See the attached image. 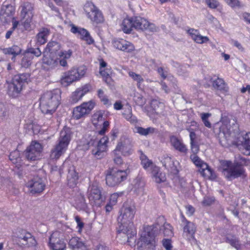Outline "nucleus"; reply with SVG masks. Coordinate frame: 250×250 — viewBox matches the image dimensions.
I'll return each instance as SVG.
<instances>
[{
	"label": "nucleus",
	"mask_w": 250,
	"mask_h": 250,
	"mask_svg": "<svg viewBox=\"0 0 250 250\" xmlns=\"http://www.w3.org/2000/svg\"><path fill=\"white\" fill-rule=\"evenodd\" d=\"M136 211V206L134 203H125L120 211L117 218L119 224L118 232L125 235L127 241L136 234L134 229L133 220Z\"/></svg>",
	"instance_id": "1"
},
{
	"label": "nucleus",
	"mask_w": 250,
	"mask_h": 250,
	"mask_svg": "<svg viewBox=\"0 0 250 250\" xmlns=\"http://www.w3.org/2000/svg\"><path fill=\"white\" fill-rule=\"evenodd\" d=\"M60 91L56 89L44 93L40 98V106L47 118H50L60 104Z\"/></svg>",
	"instance_id": "2"
},
{
	"label": "nucleus",
	"mask_w": 250,
	"mask_h": 250,
	"mask_svg": "<svg viewBox=\"0 0 250 250\" xmlns=\"http://www.w3.org/2000/svg\"><path fill=\"white\" fill-rule=\"evenodd\" d=\"M160 228L157 224L144 227L140 241L139 250H155L156 245V237L160 233Z\"/></svg>",
	"instance_id": "3"
},
{
	"label": "nucleus",
	"mask_w": 250,
	"mask_h": 250,
	"mask_svg": "<svg viewBox=\"0 0 250 250\" xmlns=\"http://www.w3.org/2000/svg\"><path fill=\"white\" fill-rule=\"evenodd\" d=\"M70 140L69 134L65 130H62L60 133L58 143L54 146L50 151V158L55 160L59 159L66 150Z\"/></svg>",
	"instance_id": "4"
},
{
	"label": "nucleus",
	"mask_w": 250,
	"mask_h": 250,
	"mask_svg": "<svg viewBox=\"0 0 250 250\" xmlns=\"http://www.w3.org/2000/svg\"><path fill=\"white\" fill-rule=\"evenodd\" d=\"M130 172L129 167L124 170L109 169L106 171V183L110 187L118 186L127 179Z\"/></svg>",
	"instance_id": "5"
},
{
	"label": "nucleus",
	"mask_w": 250,
	"mask_h": 250,
	"mask_svg": "<svg viewBox=\"0 0 250 250\" xmlns=\"http://www.w3.org/2000/svg\"><path fill=\"white\" fill-rule=\"evenodd\" d=\"M147 24V20L139 16H134L125 19L122 23V29L125 33H129L133 28L145 30Z\"/></svg>",
	"instance_id": "6"
},
{
	"label": "nucleus",
	"mask_w": 250,
	"mask_h": 250,
	"mask_svg": "<svg viewBox=\"0 0 250 250\" xmlns=\"http://www.w3.org/2000/svg\"><path fill=\"white\" fill-rule=\"evenodd\" d=\"M222 173L225 178L230 181L239 177L245 178L247 176L242 166L238 163L232 164L231 162H227V167L223 169Z\"/></svg>",
	"instance_id": "7"
},
{
	"label": "nucleus",
	"mask_w": 250,
	"mask_h": 250,
	"mask_svg": "<svg viewBox=\"0 0 250 250\" xmlns=\"http://www.w3.org/2000/svg\"><path fill=\"white\" fill-rule=\"evenodd\" d=\"M84 10L91 21L97 24L104 22V18L101 11L93 3H86L84 6Z\"/></svg>",
	"instance_id": "8"
},
{
	"label": "nucleus",
	"mask_w": 250,
	"mask_h": 250,
	"mask_svg": "<svg viewBox=\"0 0 250 250\" xmlns=\"http://www.w3.org/2000/svg\"><path fill=\"white\" fill-rule=\"evenodd\" d=\"M190 159L197 167L200 168L199 171L203 176L212 180L216 178V176L214 172L209 167L207 163H204L201 160L196 154L191 155Z\"/></svg>",
	"instance_id": "9"
},
{
	"label": "nucleus",
	"mask_w": 250,
	"mask_h": 250,
	"mask_svg": "<svg viewBox=\"0 0 250 250\" xmlns=\"http://www.w3.org/2000/svg\"><path fill=\"white\" fill-rule=\"evenodd\" d=\"M15 9L11 4L4 2L0 10V25H5L11 21H15L14 18Z\"/></svg>",
	"instance_id": "10"
},
{
	"label": "nucleus",
	"mask_w": 250,
	"mask_h": 250,
	"mask_svg": "<svg viewBox=\"0 0 250 250\" xmlns=\"http://www.w3.org/2000/svg\"><path fill=\"white\" fill-rule=\"evenodd\" d=\"M95 106V102L90 100L84 102L80 105L75 107L73 111L72 117L75 120H79L89 114Z\"/></svg>",
	"instance_id": "11"
},
{
	"label": "nucleus",
	"mask_w": 250,
	"mask_h": 250,
	"mask_svg": "<svg viewBox=\"0 0 250 250\" xmlns=\"http://www.w3.org/2000/svg\"><path fill=\"white\" fill-rule=\"evenodd\" d=\"M26 79H7V93L12 98L18 97L21 93Z\"/></svg>",
	"instance_id": "12"
},
{
	"label": "nucleus",
	"mask_w": 250,
	"mask_h": 250,
	"mask_svg": "<svg viewBox=\"0 0 250 250\" xmlns=\"http://www.w3.org/2000/svg\"><path fill=\"white\" fill-rule=\"evenodd\" d=\"M132 140L128 138H121L118 142L114 153L121 152L124 156H129L133 152Z\"/></svg>",
	"instance_id": "13"
},
{
	"label": "nucleus",
	"mask_w": 250,
	"mask_h": 250,
	"mask_svg": "<svg viewBox=\"0 0 250 250\" xmlns=\"http://www.w3.org/2000/svg\"><path fill=\"white\" fill-rule=\"evenodd\" d=\"M49 246L53 250H64L66 244L62 238V234L60 231L53 232L49 238Z\"/></svg>",
	"instance_id": "14"
},
{
	"label": "nucleus",
	"mask_w": 250,
	"mask_h": 250,
	"mask_svg": "<svg viewBox=\"0 0 250 250\" xmlns=\"http://www.w3.org/2000/svg\"><path fill=\"white\" fill-rule=\"evenodd\" d=\"M87 196L92 205L99 206L102 202L101 191L97 185L93 184L89 187Z\"/></svg>",
	"instance_id": "15"
},
{
	"label": "nucleus",
	"mask_w": 250,
	"mask_h": 250,
	"mask_svg": "<svg viewBox=\"0 0 250 250\" xmlns=\"http://www.w3.org/2000/svg\"><path fill=\"white\" fill-rule=\"evenodd\" d=\"M42 150V147L41 144L32 142L25 151V157L28 160L35 161L39 159Z\"/></svg>",
	"instance_id": "16"
},
{
	"label": "nucleus",
	"mask_w": 250,
	"mask_h": 250,
	"mask_svg": "<svg viewBox=\"0 0 250 250\" xmlns=\"http://www.w3.org/2000/svg\"><path fill=\"white\" fill-rule=\"evenodd\" d=\"M181 221L183 226L184 237H185L188 240L194 239V234L196 231V226L193 222L188 221L184 215L181 214Z\"/></svg>",
	"instance_id": "17"
},
{
	"label": "nucleus",
	"mask_w": 250,
	"mask_h": 250,
	"mask_svg": "<svg viewBox=\"0 0 250 250\" xmlns=\"http://www.w3.org/2000/svg\"><path fill=\"white\" fill-rule=\"evenodd\" d=\"M18 242L26 247L36 246L37 242L35 237L29 232L22 230L21 233L18 236Z\"/></svg>",
	"instance_id": "18"
},
{
	"label": "nucleus",
	"mask_w": 250,
	"mask_h": 250,
	"mask_svg": "<svg viewBox=\"0 0 250 250\" xmlns=\"http://www.w3.org/2000/svg\"><path fill=\"white\" fill-rule=\"evenodd\" d=\"M27 187L30 188L31 193H39L44 189L45 184L42 178L36 177L27 183Z\"/></svg>",
	"instance_id": "19"
},
{
	"label": "nucleus",
	"mask_w": 250,
	"mask_h": 250,
	"mask_svg": "<svg viewBox=\"0 0 250 250\" xmlns=\"http://www.w3.org/2000/svg\"><path fill=\"white\" fill-rule=\"evenodd\" d=\"M71 31L75 34H77L78 36L82 40L85 41L88 44H91L94 42L89 32L84 28L79 27L74 24H72Z\"/></svg>",
	"instance_id": "20"
},
{
	"label": "nucleus",
	"mask_w": 250,
	"mask_h": 250,
	"mask_svg": "<svg viewBox=\"0 0 250 250\" xmlns=\"http://www.w3.org/2000/svg\"><path fill=\"white\" fill-rule=\"evenodd\" d=\"M87 68L82 65L78 68L73 67L65 73L62 78H81L87 76Z\"/></svg>",
	"instance_id": "21"
},
{
	"label": "nucleus",
	"mask_w": 250,
	"mask_h": 250,
	"mask_svg": "<svg viewBox=\"0 0 250 250\" xmlns=\"http://www.w3.org/2000/svg\"><path fill=\"white\" fill-rule=\"evenodd\" d=\"M112 44L115 48L127 53L132 52L135 49L131 42L122 39L114 40Z\"/></svg>",
	"instance_id": "22"
},
{
	"label": "nucleus",
	"mask_w": 250,
	"mask_h": 250,
	"mask_svg": "<svg viewBox=\"0 0 250 250\" xmlns=\"http://www.w3.org/2000/svg\"><path fill=\"white\" fill-rule=\"evenodd\" d=\"M108 142L107 136H104L98 142L97 147L92 150V153L97 158L102 157L103 153L106 150L107 144Z\"/></svg>",
	"instance_id": "23"
},
{
	"label": "nucleus",
	"mask_w": 250,
	"mask_h": 250,
	"mask_svg": "<svg viewBox=\"0 0 250 250\" xmlns=\"http://www.w3.org/2000/svg\"><path fill=\"white\" fill-rule=\"evenodd\" d=\"M187 33L190 35L191 39L197 43L203 44L208 42L209 41L207 36H203L200 35L197 30L190 28L187 31Z\"/></svg>",
	"instance_id": "24"
},
{
	"label": "nucleus",
	"mask_w": 250,
	"mask_h": 250,
	"mask_svg": "<svg viewBox=\"0 0 250 250\" xmlns=\"http://www.w3.org/2000/svg\"><path fill=\"white\" fill-rule=\"evenodd\" d=\"M170 141L171 145L176 150L181 153H186L187 152L188 149L186 145L181 140L178 139L176 136H170Z\"/></svg>",
	"instance_id": "25"
},
{
	"label": "nucleus",
	"mask_w": 250,
	"mask_h": 250,
	"mask_svg": "<svg viewBox=\"0 0 250 250\" xmlns=\"http://www.w3.org/2000/svg\"><path fill=\"white\" fill-rule=\"evenodd\" d=\"M68 246L72 250H87L84 243L77 237H72L69 240Z\"/></svg>",
	"instance_id": "26"
},
{
	"label": "nucleus",
	"mask_w": 250,
	"mask_h": 250,
	"mask_svg": "<svg viewBox=\"0 0 250 250\" xmlns=\"http://www.w3.org/2000/svg\"><path fill=\"white\" fill-rule=\"evenodd\" d=\"M151 173L155 181L157 183H161L166 180V175L164 172L160 171L158 167H153L151 170Z\"/></svg>",
	"instance_id": "27"
},
{
	"label": "nucleus",
	"mask_w": 250,
	"mask_h": 250,
	"mask_svg": "<svg viewBox=\"0 0 250 250\" xmlns=\"http://www.w3.org/2000/svg\"><path fill=\"white\" fill-rule=\"evenodd\" d=\"M67 178L68 185L71 188L74 187L78 181V173L74 169H69Z\"/></svg>",
	"instance_id": "28"
},
{
	"label": "nucleus",
	"mask_w": 250,
	"mask_h": 250,
	"mask_svg": "<svg viewBox=\"0 0 250 250\" xmlns=\"http://www.w3.org/2000/svg\"><path fill=\"white\" fill-rule=\"evenodd\" d=\"M9 158L10 160L16 165L18 168L22 165V161L20 156V153L18 150H15L10 153Z\"/></svg>",
	"instance_id": "29"
},
{
	"label": "nucleus",
	"mask_w": 250,
	"mask_h": 250,
	"mask_svg": "<svg viewBox=\"0 0 250 250\" xmlns=\"http://www.w3.org/2000/svg\"><path fill=\"white\" fill-rule=\"evenodd\" d=\"M76 208L78 210L85 211L87 208V205L85 202L84 195L80 193L78 194L75 200Z\"/></svg>",
	"instance_id": "30"
},
{
	"label": "nucleus",
	"mask_w": 250,
	"mask_h": 250,
	"mask_svg": "<svg viewBox=\"0 0 250 250\" xmlns=\"http://www.w3.org/2000/svg\"><path fill=\"white\" fill-rule=\"evenodd\" d=\"M150 104L152 112L157 114L161 113L165 107L164 103L155 99L152 100Z\"/></svg>",
	"instance_id": "31"
},
{
	"label": "nucleus",
	"mask_w": 250,
	"mask_h": 250,
	"mask_svg": "<svg viewBox=\"0 0 250 250\" xmlns=\"http://www.w3.org/2000/svg\"><path fill=\"white\" fill-rule=\"evenodd\" d=\"M49 34V31L47 28L42 29L36 36L37 43L39 45L45 43Z\"/></svg>",
	"instance_id": "32"
},
{
	"label": "nucleus",
	"mask_w": 250,
	"mask_h": 250,
	"mask_svg": "<svg viewBox=\"0 0 250 250\" xmlns=\"http://www.w3.org/2000/svg\"><path fill=\"white\" fill-rule=\"evenodd\" d=\"M33 6L29 2H25L22 6L21 17H33Z\"/></svg>",
	"instance_id": "33"
},
{
	"label": "nucleus",
	"mask_w": 250,
	"mask_h": 250,
	"mask_svg": "<svg viewBox=\"0 0 250 250\" xmlns=\"http://www.w3.org/2000/svg\"><path fill=\"white\" fill-rule=\"evenodd\" d=\"M123 115L125 119L130 123L135 124L137 123L136 117L133 116L132 113V108L130 106H128L127 108L124 110Z\"/></svg>",
	"instance_id": "34"
},
{
	"label": "nucleus",
	"mask_w": 250,
	"mask_h": 250,
	"mask_svg": "<svg viewBox=\"0 0 250 250\" xmlns=\"http://www.w3.org/2000/svg\"><path fill=\"white\" fill-rule=\"evenodd\" d=\"M140 158L141 161V164L145 169L150 167L152 170L153 167H156V166L153 165L152 161L148 159L142 151H140Z\"/></svg>",
	"instance_id": "35"
},
{
	"label": "nucleus",
	"mask_w": 250,
	"mask_h": 250,
	"mask_svg": "<svg viewBox=\"0 0 250 250\" xmlns=\"http://www.w3.org/2000/svg\"><path fill=\"white\" fill-rule=\"evenodd\" d=\"M97 96L100 99V101L106 106H109L111 105L112 104L109 101L108 97L104 94V91L99 89L97 91Z\"/></svg>",
	"instance_id": "36"
},
{
	"label": "nucleus",
	"mask_w": 250,
	"mask_h": 250,
	"mask_svg": "<svg viewBox=\"0 0 250 250\" xmlns=\"http://www.w3.org/2000/svg\"><path fill=\"white\" fill-rule=\"evenodd\" d=\"M212 84L215 89L221 91H227L228 90L227 84L224 81L223 79H215L213 82Z\"/></svg>",
	"instance_id": "37"
},
{
	"label": "nucleus",
	"mask_w": 250,
	"mask_h": 250,
	"mask_svg": "<svg viewBox=\"0 0 250 250\" xmlns=\"http://www.w3.org/2000/svg\"><path fill=\"white\" fill-rule=\"evenodd\" d=\"M33 17H21V25L25 30L31 29V23Z\"/></svg>",
	"instance_id": "38"
},
{
	"label": "nucleus",
	"mask_w": 250,
	"mask_h": 250,
	"mask_svg": "<svg viewBox=\"0 0 250 250\" xmlns=\"http://www.w3.org/2000/svg\"><path fill=\"white\" fill-rule=\"evenodd\" d=\"M60 48V44L56 42H51L48 43L45 51L50 53H56Z\"/></svg>",
	"instance_id": "39"
},
{
	"label": "nucleus",
	"mask_w": 250,
	"mask_h": 250,
	"mask_svg": "<svg viewBox=\"0 0 250 250\" xmlns=\"http://www.w3.org/2000/svg\"><path fill=\"white\" fill-rule=\"evenodd\" d=\"M3 52L5 54H10L15 56L20 54L21 49L18 46L13 45L11 47L4 49Z\"/></svg>",
	"instance_id": "40"
},
{
	"label": "nucleus",
	"mask_w": 250,
	"mask_h": 250,
	"mask_svg": "<svg viewBox=\"0 0 250 250\" xmlns=\"http://www.w3.org/2000/svg\"><path fill=\"white\" fill-rule=\"evenodd\" d=\"M162 228L163 233L165 236L170 237L173 236V228L169 224L165 223Z\"/></svg>",
	"instance_id": "41"
},
{
	"label": "nucleus",
	"mask_w": 250,
	"mask_h": 250,
	"mask_svg": "<svg viewBox=\"0 0 250 250\" xmlns=\"http://www.w3.org/2000/svg\"><path fill=\"white\" fill-rule=\"evenodd\" d=\"M33 57L29 54V53H26L22 58L21 60V64L24 67H28L31 64Z\"/></svg>",
	"instance_id": "42"
},
{
	"label": "nucleus",
	"mask_w": 250,
	"mask_h": 250,
	"mask_svg": "<svg viewBox=\"0 0 250 250\" xmlns=\"http://www.w3.org/2000/svg\"><path fill=\"white\" fill-rule=\"evenodd\" d=\"M83 96V93H82L81 91L77 88L71 95V102L73 103H76L81 100Z\"/></svg>",
	"instance_id": "43"
},
{
	"label": "nucleus",
	"mask_w": 250,
	"mask_h": 250,
	"mask_svg": "<svg viewBox=\"0 0 250 250\" xmlns=\"http://www.w3.org/2000/svg\"><path fill=\"white\" fill-rule=\"evenodd\" d=\"M166 81H161V85L162 89L165 91L166 93L170 92L173 84L170 82L169 79H165Z\"/></svg>",
	"instance_id": "44"
},
{
	"label": "nucleus",
	"mask_w": 250,
	"mask_h": 250,
	"mask_svg": "<svg viewBox=\"0 0 250 250\" xmlns=\"http://www.w3.org/2000/svg\"><path fill=\"white\" fill-rule=\"evenodd\" d=\"M133 101L139 106H143L146 103L145 99L139 93H135Z\"/></svg>",
	"instance_id": "45"
},
{
	"label": "nucleus",
	"mask_w": 250,
	"mask_h": 250,
	"mask_svg": "<svg viewBox=\"0 0 250 250\" xmlns=\"http://www.w3.org/2000/svg\"><path fill=\"white\" fill-rule=\"evenodd\" d=\"M103 121V114L101 112L95 113L92 116V123L94 125H97L99 122H102Z\"/></svg>",
	"instance_id": "46"
},
{
	"label": "nucleus",
	"mask_w": 250,
	"mask_h": 250,
	"mask_svg": "<svg viewBox=\"0 0 250 250\" xmlns=\"http://www.w3.org/2000/svg\"><path fill=\"white\" fill-rule=\"evenodd\" d=\"M225 2L231 8H241L243 5L239 0H225Z\"/></svg>",
	"instance_id": "47"
},
{
	"label": "nucleus",
	"mask_w": 250,
	"mask_h": 250,
	"mask_svg": "<svg viewBox=\"0 0 250 250\" xmlns=\"http://www.w3.org/2000/svg\"><path fill=\"white\" fill-rule=\"evenodd\" d=\"M113 160L116 166L120 167L122 166L124 162L122 157L118 154V152L114 153V150L112 151Z\"/></svg>",
	"instance_id": "48"
},
{
	"label": "nucleus",
	"mask_w": 250,
	"mask_h": 250,
	"mask_svg": "<svg viewBox=\"0 0 250 250\" xmlns=\"http://www.w3.org/2000/svg\"><path fill=\"white\" fill-rule=\"evenodd\" d=\"M210 116L211 114L208 113H202L201 114V118L204 125L208 128H210L211 126V123L208 120V118Z\"/></svg>",
	"instance_id": "49"
},
{
	"label": "nucleus",
	"mask_w": 250,
	"mask_h": 250,
	"mask_svg": "<svg viewBox=\"0 0 250 250\" xmlns=\"http://www.w3.org/2000/svg\"><path fill=\"white\" fill-rule=\"evenodd\" d=\"M243 146L247 150H250V133H246L243 137Z\"/></svg>",
	"instance_id": "50"
},
{
	"label": "nucleus",
	"mask_w": 250,
	"mask_h": 250,
	"mask_svg": "<svg viewBox=\"0 0 250 250\" xmlns=\"http://www.w3.org/2000/svg\"><path fill=\"white\" fill-rule=\"evenodd\" d=\"M19 24V22L17 21H13L12 27V28L9 30L5 34V38L7 39H8L10 38L11 35L12 34L13 31L17 27L18 25Z\"/></svg>",
	"instance_id": "51"
},
{
	"label": "nucleus",
	"mask_w": 250,
	"mask_h": 250,
	"mask_svg": "<svg viewBox=\"0 0 250 250\" xmlns=\"http://www.w3.org/2000/svg\"><path fill=\"white\" fill-rule=\"evenodd\" d=\"M159 28L157 27L154 24L149 22L147 21V24L146 26V29L145 30H148L150 32H155L158 31Z\"/></svg>",
	"instance_id": "52"
},
{
	"label": "nucleus",
	"mask_w": 250,
	"mask_h": 250,
	"mask_svg": "<svg viewBox=\"0 0 250 250\" xmlns=\"http://www.w3.org/2000/svg\"><path fill=\"white\" fill-rule=\"evenodd\" d=\"M72 54V51L71 50H68L67 51H61L58 53V55L61 57L62 58L64 59H68L70 58Z\"/></svg>",
	"instance_id": "53"
},
{
	"label": "nucleus",
	"mask_w": 250,
	"mask_h": 250,
	"mask_svg": "<svg viewBox=\"0 0 250 250\" xmlns=\"http://www.w3.org/2000/svg\"><path fill=\"white\" fill-rule=\"evenodd\" d=\"M78 89L81 91V92L83 93V96H84L85 94L92 90V87L90 84H86L78 88Z\"/></svg>",
	"instance_id": "54"
},
{
	"label": "nucleus",
	"mask_w": 250,
	"mask_h": 250,
	"mask_svg": "<svg viewBox=\"0 0 250 250\" xmlns=\"http://www.w3.org/2000/svg\"><path fill=\"white\" fill-rule=\"evenodd\" d=\"M227 242L237 250L240 248L239 241L236 238L227 239Z\"/></svg>",
	"instance_id": "55"
},
{
	"label": "nucleus",
	"mask_w": 250,
	"mask_h": 250,
	"mask_svg": "<svg viewBox=\"0 0 250 250\" xmlns=\"http://www.w3.org/2000/svg\"><path fill=\"white\" fill-rule=\"evenodd\" d=\"M205 3L212 9L216 8L219 5V3L217 0H205Z\"/></svg>",
	"instance_id": "56"
},
{
	"label": "nucleus",
	"mask_w": 250,
	"mask_h": 250,
	"mask_svg": "<svg viewBox=\"0 0 250 250\" xmlns=\"http://www.w3.org/2000/svg\"><path fill=\"white\" fill-rule=\"evenodd\" d=\"M68 79H60L59 83H60L61 86L63 87H66L71 84L73 82L77 80L78 79H69L70 81H68Z\"/></svg>",
	"instance_id": "57"
},
{
	"label": "nucleus",
	"mask_w": 250,
	"mask_h": 250,
	"mask_svg": "<svg viewBox=\"0 0 250 250\" xmlns=\"http://www.w3.org/2000/svg\"><path fill=\"white\" fill-rule=\"evenodd\" d=\"M26 53H29L31 56H32V55H34L36 57L40 56L42 54V52L39 48H30L28 49Z\"/></svg>",
	"instance_id": "58"
},
{
	"label": "nucleus",
	"mask_w": 250,
	"mask_h": 250,
	"mask_svg": "<svg viewBox=\"0 0 250 250\" xmlns=\"http://www.w3.org/2000/svg\"><path fill=\"white\" fill-rule=\"evenodd\" d=\"M214 201V198L213 197H208L206 196L204 197L202 204L204 206H210L211 205Z\"/></svg>",
	"instance_id": "59"
},
{
	"label": "nucleus",
	"mask_w": 250,
	"mask_h": 250,
	"mask_svg": "<svg viewBox=\"0 0 250 250\" xmlns=\"http://www.w3.org/2000/svg\"><path fill=\"white\" fill-rule=\"evenodd\" d=\"M163 245L166 250H171L172 246L171 240L168 239H164L163 240Z\"/></svg>",
	"instance_id": "60"
},
{
	"label": "nucleus",
	"mask_w": 250,
	"mask_h": 250,
	"mask_svg": "<svg viewBox=\"0 0 250 250\" xmlns=\"http://www.w3.org/2000/svg\"><path fill=\"white\" fill-rule=\"evenodd\" d=\"M118 197L119 194L117 193H114L111 194L110 197L109 203L111 205H115L117 202Z\"/></svg>",
	"instance_id": "61"
},
{
	"label": "nucleus",
	"mask_w": 250,
	"mask_h": 250,
	"mask_svg": "<svg viewBox=\"0 0 250 250\" xmlns=\"http://www.w3.org/2000/svg\"><path fill=\"white\" fill-rule=\"evenodd\" d=\"M101 75L104 78H111V72L109 69H105L100 70Z\"/></svg>",
	"instance_id": "62"
},
{
	"label": "nucleus",
	"mask_w": 250,
	"mask_h": 250,
	"mask_svg": "<svg viewBox=\"0 0 250 250\" xmlns=\"http://www.w3.org/2000/svg\"><path fill=\"white\" fill-rule=\"evenodd\" d=\"M191 149L193 154H196L199 150V146L196 141L190 142Z\"/></svg>",
	"instance_id": "63"
},
{
	"label": "nucleus",
	"mask_w": 250,
	"mask_h": 250,
	"mask_svg": "<svg viewBox=\"0 0 250 250\" xmlns=\"http://www.w3.org/2000/svg\"><path fill=\"white\" fill-rule=\"evenodd\" d=\"M157 72L163 78H166L168 76L167 71L162 67H159Z\"/></svg>",
	"instance_id": "64"
}]
</instances>
